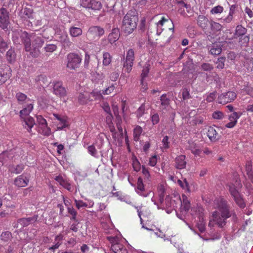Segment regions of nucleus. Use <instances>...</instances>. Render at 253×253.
I'll return each instance as SVG.
<instances>
[{
    "label": "nucleus",
    "mask_w": 253,
    "mask_h": 253,
    "mask_svg": "<svg viewBox=\"0 0 253 253\" xmlns=\"http://www.w3.org/2000/svg\"><path fill=\"white\" fill-rule=\"evenodd\" d=\"M169 147V137L167 135L164 136L162 140L161 149L164 151L168 149Z\"/></svg>",
    "instance_id": "nucleus-43"
},
{
    "label": "nucleus",
    "mask_w": 253,
    "mask_h": 253,
    "mask_svg": "<svg viewBox=\"0 0 253 253\" xmlns=\"http://www.w3.org/2000/svg\"><path fill=\"white\" fill-rule=\"evenodd\" d=\"M211 30L213 32H218L220 31L222 28V26L219 23L211 21L210 22Z\"/></svg>",
    "instance_id": "nucleus-40"
},
{
    "label": "nucleus",
    "mask_w": 253,
    "mask_h": 253,
    "mask_svg": "<svg viewBox=\"0 0 253 253\" xmlns=\"http://www.w3.org/2000/svg\"><path fill=\"white\" fill-rule=\"evenodd\" d=\"M17 35H20L23 43L25 50L30 53L33 57H37L40 51L39 49L42 46L44 40L41 35H37L35 33L29 35L25 31L15 32L13 35V41L15 43H19Z\"/></svg>",
    "instance_id": "nucleus-1"
},
{
    "label": "nucleus",
    "mask_w": 253,
    "mask_h": 253,
    "mask_svg": "<svg viewBox=\"0 0 253 253\" xmlns=\"http://www.w3.org/2000/svg\"><path fill=\"white\" fill-rule=\"evenodd\" d=\"M53 92L55 95L62 97L66 95V89L63 86L61 82H58L55 83L54 84Z\"/></svg>",
    "instance_id": "nucleus-17"
},
{
    "label": "nucleus",
    "mask_w": 253,
    "mask_h": 253,
    "mask_svg": "<svg viewBox=\"0 0 253 253\" xmlns=\"http://www.w3.org/2000/svg\"><path fill=\"white\" fill-rule=\"evenodd\" d=\"M69 33L71 37H77L82 34L83 31L80 28L72 26L69 29Z\"/></svg>",
    "instance_id": "nucleus-29"
},
{
    "label": "nucleus",
    "mask_w": 253,
    "mask_h": 253,
    "mask_svg": "<svg viewBox=\"0 0 253 253\" xmlns=\"http://www.w3.org/2000/svg\"><path fill=\"white\" fill-rule=\"evenodd\" d=\"M33 109V101H30L23 109L20 111V116L22 119L29 116L30 113Z\"/></svg>",
    "instance_id": "nucleus-21"
},
{
    "label": "nucleus",
    "mask_w": 253,
    "mask_h": 253,
    "mask_svg": "<svg viewBox=\"0 0 253 253\" xmlns=\"http://www.w3.org/2000/svg\"><path fill=\"white\" fill-rule=\"evenodd\" d=\"M225 58L224 57H219L216 62V67L218 69H222L224 67V62Z\"/></svg>",
    "instance_id": "nucleus-51"
},
{
    "label": "nucleus",
    "mask_w": 253,
    "mask_h": 253,
    "mask_svg": "<svg viewBox=\"0 0 253 253\" xmlns=\"http://www.w3.org/2000/svg\"><path fill=\"white\" fill-rule=\"evenodd\" d=\"M102 107L104 110V111L109 114L107 118L108 119H111V118H112V116L111 115V110L108 103L107 102L103 103L102 105Z\"/></svg>",
    "instance_id": "nucleus-49"
},
{
    "label": "nucleus",
    "mask_w": 253,
    "mask_h": 253,
    "mask_svg": "<svg viewBox=\"0 0 253 253\" xmlns=\"http://www.w3.org/2000/svg\"><path fill=\"white\" fill-rule=\"evenodd\" d=\"M204 210L201 207H198L196 210H191V214L195 216L196 226L201 233L205 232L206 229V222L204 220Z\"/></svg>",
    "instance_id": "nucleus-5"
},
{
    "label": "nucleus",
    "mask_w": 253,
    "mask_h": 253,
    "mask_svg": "<svg viewBox=\"0 0 253 253\" xmlns=\"http://www.w3.org/2000/svg\"><path fill=\"white\" fill-rule=\"evenodd\" d=\"M119 32L118 29H114L108 36V40L111 43L116 42L119 38Z\"/></svg>",
    "instance_id": "nucleus-28"
},
{
    "label": "nucleus",
    "mask_w": 253,
    "mask_h": 253,
    "mask_svg": "<svg viewBox=\"0 0 253 253\" xmlns=\"http://www.w3.org/2000/svg\"><path fill=\"white\" fill-rule=\"evenodd\" d=\"M176 199L177 205L181 202L180 212L182 214H186L190 207V202L185 195H182V199L179 197H174Z\"/></svg>",
    "instance_id": "nucleus-11"
},
{
    "label": "nucleus",
    "mask_w": 253,
    "mask_h": 253,
    "mask_svg": "<svg viewBox=\"0 0 253 253\" xmlns=\"http://www.w3.org/2000/svg\"><path fill=\"white\" fill-rule=\"evenodd\" d=\"M44 49L46 52H52L56 50L57 46L55 44H47Z\"/></svg>",
    "instance_id": "nucleus-56"
},
{
    "label": "nucleus",
    "mask_w": 253,
    "mask_h": 253,
    "mask_svg": "<svg viewBox=\"0 0 253 253\" xmlns=\"http://www.w3.org/2000/svg\"><path fill=\"white\" fill-rule=\"evenodd\" d=\"M112 56L107 52L103 53V65L105 66H108L111 62Z\"/></svg>",
    "instance_id": "nucleus-34"
},
{
    "label": "nucleus",
    "mask_w": 253,
    "mask_h": 253,
    "mask_svg": "<svg viewBox=\"0 0 253 253\" xmlns=\"http://www.w3.org/2000/svg\"><path fill=\"white\" fill-rule=\"evenodd\" d=\"M11 237V234L8 232H3L0 236L1 239L4 241H7Z\"/></svg>",
    "instance_id": "nucleus-63"
},
{
    "label": "nucleus",
    "mask_w": 253,
    "mask_h": 253,
    "mask_svg": "<svg viewBox=\"0 0 253 253\" xmlns=\"http://www.w3.org/2000/svg\"><path fill=\"white\" fill-rule=\"evenodd\" d=\"M67 209L68 212L72 216L71 219L75 220L77 214V211L72 207H68Z\"/></svg>",
    "instance_id": "nucleus-59"
},
{
    "label": "nucleus",
    "mask_w": 253,
    "mask_h": 253,
    "mask_svg": "<svg viewBox=\"0 0 253 253\" xmlns=\"http://www.w3.org/2000/svg\"><path fill=\"white\" fill-rule=\"evenodd\" d=\"M0 27L3 30L7 29L9 24V16L7 11L4 8L0 10Z\"/></svg>",
    "instance_id": "nucleus-14"
},
{
    "label": "nucleus",
    "mask_w": 253,
    "mask_h": 253,
    "mask_svg": "<svg viewBox=\"0 0 253 253\" xmlns=\"http://www.w3.org/2000/svg\"><path fill=\"white\" fill-rule=\"evenodd\" d=\"M16 98L18 103L21 104L24 103L27 104L30 101H33L30 99L28 98L25 94L20 92L16 93Z\"/></svg>",
    "instance_id": "nucleus-26"
},
{
    "label": "nucleus",
    "mask_w": 253,
    "mask_h": 253,
    "mask_svg": "<svg viewBox=\"0 0 253 253\" xmlns=\"http://www.w3.org/2000/svg\"><path fill=\"white\" fill-rule=\"evenodd\" d=\"M23 120L22 125L30 133L32 132V128L35 125V122L33 118L28 116L27 118L22 119Z\"/></svg>",
    "instance_id": "nucleus-18"
},
{
    "label": "nucleus",
    "mask_w": 253,
    "mask_h": 253,
    "mask_svg": "<svg viewBox=\"0 0 253 253\" xmlns=\"http://www.w3.org/2000/svg\"><path fill=\"white\" fill-rule=\"evenodd\" d=\"M132 166L134 170L136 171H138L141 169L140 163L136 158L133 159Z\"/></svg>",
    "instance_id": "nucleus-52"
},
{
    "label": "nucleus",
    "mask_w": 253,
    "mask_h": 253,
    "mask_svg": "<svg viewBox=\"0 0 253 253\" xmlns=\"http://www.w3.org/2000/svg\"><path fill=\"white\" fill-rule=\"evenodd\" d=\"M161 109L162 110L167 109L169 107V100L167 98L166 94H163L161 97Z\"/></svg>",
    "instance_id": "nucleus-33"
},
{
    "label": "nucleus",
    "mask_w": 253,
    "mask_h": 253,
    "mask_svg": "<svg viewBox=\"0 0 253 253\" xmlns=\"http://www.w3.org/2000/svg\"><path fill=\"white\" fill-rule=\"evenodd\" d=\"M207 136L212 142H215L220 138V135L213 126H210L207 132Z\"/></svg>",
    "instance_id": "nucleus-20"
},
{
    "label": "nucleus",
    "mask_w": 253,
    "mask_h": 253,
    "mask_svg": "<svg viewBox=\"0 0 253 253\" xmlns=\"http://www.w3.org/2000/svg\"><path fill=\"white\" fill-rule=\"evenodd\" d=\"M81 5L84 8L94 10H99L102 7L101 2L95 0H81Z\"/></svg>",
    "instance_id": "nucleus-10"
},
{
    "label": "nucleus",
    "mask_w": 253,
    "mask_h": 253,
    "mask_svg": "<svg viewBox=\"0 0 253 253\" xmlns=\"http://www.w3.org/2000/svg\"><path fill=\"white\" fill-rule=\"evenodd\" d=\"M88 153L93 157H97V152L93 145L89 146L87 148Z\"/></svg>",
    "instance_id": "nucleus-57"
},
{
    "label": "nucleus",
    "mask_w": 253,
    "mask_h": 253,
    "mask_svg": "<svg viewBox=\"0 0 253 253\" xmlns=\"http://www.w3.org/2000/svg\"><path fill=\"white\" fill-rule=\"evenodd\" d=\"M75 204L76 207L78 209H80L81 208H86L85 202L83 201L82 200H78L75 199Z\"/></svg>",
    "instance_id": "nucleus-58"
},
{
    "label": "nucleus",
    "mask_w": 253,
    "mask_h": 253,
    "mask_svg": "<svg viewBox=\"0 0 253 253\" xmlns=\"http://www.w3.org/2000/svg\"><path fill=\"white\" fill-rule=\"evenodd\" d=\"M37 122L38 126H43L44 124L47 123L45 119H44L41 115H38L37 116Z\"/></svg>",
    "instance_id": "nucleus-62"
},
{
    "label": "nucleus",
    "mask_w": 253,
    "mask_h": 253,
    "mask_svg": "<svg viewBox=\"0 0 253 253\" xmlns=\"http://www.w3.org/2000/svg\"><path fill=\"white\" fill-rule=\"evenodd\" d=\"M236 96V93L233 91L223 93L218 96V102L220 104H225L234 101Z\"/></svg>",
    "instance_id": "nucleus-9"
},
{
    "label": "nucleus",
    "mask_w": 253,
    "mask_h": 253,
    "mask_svg": "<svg viewBox=\"0 0 253 253\" xmlns=\"http://www.w3.org/2000/svg\"><path fill=\"white\" fill-rule=\"evenodd\" d=\"M159 159V157L157 155H154L149 159V165L151 167H155L158 162V160Z\"/></svg>",
    "instance_id": "nucleus-53"
},
{
    "label": "nucleus",
    "mask_w": 253,
    "mask_h": 253,
    "mask_svg": "<svg viewBox=\"0 0 253 253\" xmlns=\"http://www.w3.org/2000/svg\"><path fill=\"white\" fill-rule=\"evenodd\" d=\"M212 118L216 120H221L224 117L223 113L219 111H216L212 113Z\"/></svg>",
    "instance_id": "nucleus-55"
},
{
    "label": "nucleus",
    "mask_w": 253,
    "mask_h": 253,
    "mask_svg": "<svg viewBox=\"0 0 253 253\" xmlns=\"http://www.w3.org/2000/svg\"><path fill=\"white\" fill-rule=\"evenodd\" d=\"M135 190L136 192L141 196L147 197L148 195V194L144 193V185L143 182V180L140 177L137 179V186Z\"/></svg>",
    "instance_id": "nucleus-22"
},
{
    "label": "nucleus",
    "mask_w": 253,
    "mask_h": 253,
    "mask_svg": "<svg viewBox=\"0 0 253 253\" xmlns=\"http://www.w3.org/2000/svg\"><path fill=\"white\" fill-rule=\"evenodd\" d=\"M242 186V185L237 174L228 183L229 192L233 198L236 204L240 208H244L246 207V203L243 198V195L241 193Z\"/></svg>",
    "instance_id": "nucleus-3"
},
{
    "label": "nucleus",
    "mask_w": 253,
    "mask_h": 253,
    "mask_svg": "<svg viewBox=\"0 0 253 253\" xmlns=\"http://www.w3.org/2000/svg\"><path fill=\"white\" fill-rule=\"evenodd\" d=\"M7 48V42L0 37V51L3 52Z\"/></svg>",
    "instance_id": "nucleus-54"
},
{
    "label": "nucleus",
    "mask_w": 253,
    "mask_h": 253,
    "mask_svg": "<svg viewBox=\"0 0 253 253\" xmlns=\"http://www.w3.org/2000/svg\"><path fill=\"white\" fill-rule=\"evenodd\" d=\"M149 65L148 64H146L145 67H144L142 70V72L141 74V79L143 85H144V80H145V78L147 77L149 71Z\"/></svg>",
    "instance_id": "nucleus-50"
},
{
    "label": "nucleus",
    "mask_w": 253,
    "mask_h": 253,
    "mask_svg": "<svg viewBox=\"0 0 253 253\" xmlns=\"http://www.w3.org/2000/svg\"><path fill=\"white\" fill-rule=\"evenodd\" d=\"M168 19L166 18L165 17H163L162 19L157 22V34L160 35L163 31V26L164 23L168 22Z\"/></svg>",
    "instance_id": "nucleus-32"
},
{
    "label": "nucleus",
    "mask_w": 253,
    "mask_h": 253,
    "mask_svg": "<svg viewBox=\"0 0 253 253\" xmlns=\"http://www.w3.org/2000/svg\"><path fill=\"white\" fill-rule=\"evenodd\" d=\"M134 60V52L132 49H129L126 52L125 60L124 63V67L125 70L129 73L132 69Z\"/></svg>",
    "instance_id": "nucleus-8"
},
{
    "label": "nucleus",
    "mask_w": 253,
    "mask_h": 253,
    "mask_svg": "<svg viewBox=\"0 0 253 253\" xmlns=\"http://www.w3.org/2000/svg\"><path fill=\"white\" fill-rule=\"evenodd\" d=\"M213 207L215 211L210 218L209 226L216 224L222 227L225 225L226 219L231 216L229 206L223 198L219 197L214 201Z\"/></svg>",
    "instance_id": "nucleus-2"
},
{
    "label": "nucleus",
    "mask_w": 253,
    "mask_h": 253,
    "mask_svg": "<svg viewBox=\"0 0 253 253\" xmlns=\"http://www.w3.org/2000/svg\"><path fill=\"white\" fill-rule=\"evenodd\" d=\"M246 170L249 177L253 182V167L250 162H248L246 165Z\"/></svg>",
    "instance_id": "nucleus-39"
},
{
    "label": "nucleus",
    "mask_w": 253,
    "mask_h": 253,
    "mask_svg": "<svg viewBox=\"0 0 253 253\" xmlns=\"http://www.w3.org/2000/svg\"><path fill=\"white\" fill-rule=\"evenodd\" d=\"M208 18L204 15H199L197 19V23L202 28L205 29L208 27L209 23H210Z\"/></svg>",
    "instance_id": "nucleus-25"
},
{
    "label": "nucleus",
    "mask_w": 253,
    "mask_h": 253,
    "mask_svg": "<svg viewBox=\"0 0 253 253\" xmlns=\"http://www.w3.org/2000/svg\"><path fill=\"white\" fill-rule=\"evenodd\" d=\"M210 53L212 55H219L221 52L220 47L213 44L210 49Z\"/></svg>",
    "instance_id": "nucleus-47"
},
{
    "label": "nucleus",
    "mask_w": 253,
    "mask_h": 253,
    "mask_svg": "<svg viewBox=\"0 0 253 253\" xmlns=\"http://www.w3.org/2000/svg\"><path fill=\"white\" fill-rule=\"evenodd\" d=\"M204 118L203 117L201 116H196L195 117L194 119L193 120L194 123L195 125L197 124H201L203 123Z\"/></svg>",
    "instance_id": "nucleus-61"
},
{
    "label": "nucleus",
    "mask_w": 253,
    "mask_h": 253,
    "mask_svg": "<svg viewBox=\"0 0 253 253\" xmlns=\"http://www.w3.org/2000/svg\"><path fill=\"white\" fill-rule=\"evenodd\" d=\"M176 199H172L170 197H167L165 199V205L166 207L168 209L169 208V210H167V212L169 213L171 212V211L173 210H175L176 208L177 207V204L176 202Z\"/></svg>",
    "instance_id": "nucleus-19"
},
{
    "label": "nucleus",
    "mask_w": 253,
    "mask_h": 253,
    "mask_svg": "<svg viewBox=\"0 0 253 253\" xmlns=\"http://www.w3.org/2000/svg\"><path fill=\"white\" fill-rule=\"evenodd\" d=\"M89 97H92L95 100H100L102 98V95L100 91L94 89L90 93Z\"/></svg>",
    "instance_id": "nucleus-45"
},
{
    "label": "nucleus",
    "mask_w": 253,
    "mask_h": 253,
    "mask_svg": "<svg viewBox=\"0 0 253 253\" xmlns=\"http://www.w3.org/2000/svg\"><path fill=\"white\" fill-rule=\"evenodd\" d=\"M7 59L9 62H12L15 58V54L12 49H9L6 53Z\"/></svg>",
    "instance_id": "nucleus-48"
},
{
    "label": "nucleus",
    "mask_w": 253,
    "mask_h": 253,
    "mask_svg": "<svg viewBox=\"0 0 253 253\" xmlns=\"http://www.w3.org/2000/svg\"><path fill=\"white\" fill-rule=\"evenodd\" d=\"M53 116L56 120L55 122L57 126L58 129H63V128L68 126L69 122L67 118L64 116H61L57 114H53Z\"/></svg>",
    "instance_id": "nucleus-13"
},
{
    "label": "nucleus",
    "mask_w": 253,
    "mask_h": 253,
    "mask_svg": "<svg viewBox=\"0 0 253 253\" xmlns=\"http://www.w3.org/2000/svg\"><path fill=\"white\" fill-rule=\"evenodd\" d=\"M29 180L26 176L21 175L14 180V184L19 187H24L27 185Z\"/></svg>",
    "instance_id": "nucleus-23"
},
{
    "label": "nucleus",
    "mask_w": 253,
    "mask_h": 253,
    "mask_svg": "<svg viewBox=\"0 0 253 253\" xmlns=\"http://www.w3.org/2000/svg\"><path fill=\"white\" fill-rule=\"evenodd\" d=\"M242 115V114L241 113L236 112H234L229 115L228 116L229 122L226 124L225 127L230 128L234 127L236 125L238 120L240 118Z\"/></svg>",
    "instance_id": "nucleus-16"
},
{
    "label": "nucleus",
    "mask_w": 253,
    "mask_h": 253,
    "mask_svg": "<svg viewBox=\"0 0 253 253\" xmlns=\"http://www.w3.org/2000/svg\"><path fill=\"white\" fill-rule=\"evenodd\" d=\"M9 78L6 72L3 68H0V85L3 84Z\"/></svg>",
    "instance_id": "nucleus-37"
},
{
    "label": "nucleus",
    "mask_w": 253,
    "mask_h": 253,
    "mask_svg": "<svg viewBox=\"0 0 253 253\" xmlns=\"http://www.w3.org/2000/svg\"><path fill=\"white\" fill-rule=\"evenodd\" d=\"M234 15V14L229 12L227 16L221 18V22L224 24H229L233 21Z\"/></svg>",
    "instance_id": "nucleus-38"
},
{
    "label": "nucleus",
    "mask_w": 253,
    "mask_h": 253,
    "mask_svg": "<svg viewBox=\"0 0 253 253\" xmlns=\"http://www.w3.org/2000/svg\"><path fill=\"white\" fill-rule=\"evenodd\" d=\"M108 239L112 244L111 250L114 253H127L126 248L119 242V240L117 238L108 237Z\"/></svg>",
    "instance_id": "nucleus-7"
},
{
    "label": "nucleus",
    "mask_w": 253,
    "mask_h": 253,
    "mask_svg": "<svg viewBox=\"0 0 253 253\" xmlns=\"http://www.w3.org/2000/svg\"><path fill=\"white\" fill-rule=\"evenodd\" d=\"M138 17L137 13L134 10L128 11L124 16L123 21L122 29L126 34H130L135 29Z\"/></svg>",
    "instance_id": "nucleus-4"
},
{
    "label": "nucleus",
    "mask_w": 253,
    "mask_h": 253,
    "mask_svg": "<svg viewBox=\"0 0 253 253\" xmlns=\"http://www.w3.org/2000/svg\"><path fill=\"white\" fill-rule=\"evenodd\" d=\"M38 130L40 133L45 135L49 136L51 134V129L47 126V124H44L43 126H38Z\"/></svg>",
    "instance_id": "nucleus-27"
},
{
    "label": "nucleus",
    "mask_w": 253,
    "mask_h": 253,
    "mask_svg": "<svg viewBox=\"0 0 253 253\" xmlns=\"http://www.w3.org/2000/svg\"><path fill=\"white\" fill-rule=\"evenodd\" d=\"M185 160V156L184 155H180L177 157L175 160L176 168L178 169L185 168L186 164V162Z\"/></svg>",
    "instance_id": "nucleus-24"
},
{
    "label": "nucleus",
    "mask_w": 253,
    "mask_h": 253,
    "mask_svg": "<svg viewBox=\"0 0 253 253\" xmlns=\"http://www.w3.org/2000/svg\"><path fill=\"white\" fill-rule=\"evenodd\" d=\"M104 33L103 29L98 26L91 27L87 31V36L95 39L98 38Z\"/></svg>",
    "instance_id": "nucleus-15"
},
{
    "label": "nucleus",
    "mask_w": 253,
    "mask_h": 253,
    "mask_svg": "<svg viewBox=\"0 0 253 253\" xmlns=\"http://www.w3.org/2000/svg\"><path fill=\"white\" fill-rule=\"evenodd\" d=\"M177 183L183 190L186 192H189V186L185 178L183 179H178Z\"/></svg>",
    "instance_id": "nucleus-36"
},
{
    "label": "nucleus",
    "mask_w": 253,
    "mask_h": 253,
    "mask_svg": "<svg viewBox=\"0 0 253 253\" xmlns=\"http://www.w3.org/2000/svg\"><path fill=\"white\" fill-rule=\"evenodd\" d=\"M88 94L87 92L80 93L78 96V100L81 104H84L87 102L88 100Z\"/></svg>",
    "instance_id": "nucleus-35"
},
{
    "label": "nucleus",
    "mask_w": 253,
    "mask_h": 253,
    "mask_svg": "<svg viewBox=\"0 0 253 253\" xmlns=\"http://www.w3.org/2000/svg\"><path fill=\"white\" fill-rule=\"evenodd\" d=\"M82 61V58L79 55L70 53L67 57V67L70 70H75L79 68Z\"/></svg>",
    "instance_id": "nucleus-6"
},
{
    "label": "nucleus",
    "mask_w": 253,
    "mask_h": 253,
    "mask_svg": "<svg viewBox=\"0 0 253 253\" xmlns=\"http://www.w3.org/2000/svg\"><path fill=\"white\" fill-rule=\"evenodd\" d=\"M190 149L191 152L194 155L195 157H203L202 151L199 148V147L195 144H192L190 145Z\"/></svg>",
    "instance_id": "nucleus-30"
},
{
    "label": "nucleus",
    "mask_w": 253,
    "mask_h": 253,
    "mask_svg": "<svg viewBox=\"0 0 253 253\" xmlns=\"http://www.w3.org/2000/svg\"><path fill=\"white\" fill-rule=\"evenodd\" d=\"M223 10L224 8L223 6L221 5H217L212 7L211 9L210 12L211 14H218L222 13Z\"/></svg>",
    "instance_id": "nucleus-46"
},
{
    "label": "nucleus",
    "mask_w": 253,
    "mask_h": 253,
    "mask_svg": "<svg viewBox=\"0 0 253 253\" xmlns=\"http://www.w3.org/2000/svg\"><path fill=\"white\" fill-rule=\"evenodd\" d=\"M145 112V107L143 104L141 105L138 109L136 112L137 116L138 117H141L144 114Z\"/></svg>",
    "instance_id": "nucleus-60"
},
{
    "label": "nucleus",
    "mask_w": 253,
    "mask_h": 253,
    "mask_svg": "<svg viewBox=\"0 0 253 253\" xmlns=\"http://www.w3.org/2000/svg\"><path fill=\"white\" fill-rule=\"evenodd\" d=\"M151 121L153 125L157 124L159 121V116L158 114H154L151 116Z\"/></svg>",
    "instance_id": "nucleus-64"
},
{
    "label": "nucleus",
    "mask_w": 253,
    "mask_h": 253,
    "mask_svg": "<svg viewBox=\"0 0 253 253\" xmlns=\"http://www.w3.org/2000/svg\"><path fill=\"white\" fill-rule=\"evenodd\" d=\"M56 37L58 40L62 43L64 48H69L72 45V42L70 41L66 32L63 31L61 33H57Z\"/></svg>",
    "instance_id": "nucleus-12"
},
{
    "label": "nucleus",
    "mask_w": 253,
    "mask_h": 253,
    "mask_svg": "<svg viewBox=\"0 0 253 253\" xmlns=\"http://www.w3.org/2000/svg\"><path fill=\"white\" fill-rule=\"evenodd\" d=\"M36 219L37 218L34 217L23 218L18 220V223L23 226H27L31 223L36 221Z\"/></svg>",
    "instance_id": "nucleus-31"
},
{
    "label": "nucleus",
    "mask_w": 253,
    "mask_h": 253,
    "mask_svg": "<svg viewBox=\"0 0 253 253\" xmlns=\"http://www.w3.org/2000/svg\"><path fill=\"white\" fill-rule=\"evenodd\" d=\"M247 32V30L242 25H238L236 28L235 35L236 36L240 37L245 35Z\"/></svg>",
    "instance_id": "nucleus-42"
},
{
    "label": "nucleus",
    "mask_w": 253,
    "mask_h": 253,
    "mask_svg": "<svg viewBox=\"0 0 253 253\" xmlns=\"http://www.w3.org/2000/svg\"><path fill=\"white\" fill-rule=\"evenodd\" d=\"M158 191L159 193L160 202L161 204H163V200L164 197V194L165 192V187L163 184L159 185L158 187Z\"/></svg>",
    "instance_id": "nucleus-44"
},
{
    "label": "nucleus",
    "mask_w": 253,
    "mask_h": 253,
    "mask_svg": "<svg viewBox=\"0 0 253 253\" xmlns=\"http://www.w3.org/2000/svg\"><path fill=\"white\" fill-rule=\"evenodd\" d=\"M142 132V129L140 126H136L133 130V137L135 141H138L139 137Z\"/></svg>",
    "instance_id": "nucleus-41"
}]
</instances>
